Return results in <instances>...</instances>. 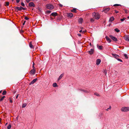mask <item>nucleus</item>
Here are the masks:
<instances>
[{
    "label": "nucleus",
    "mask_w": 129,
    "mask_h": 129,
    "mask_svg": "<svg viewBox=\"0 0 129 129\" xmlns=\"http://www.w3.org/2000/svg\"><path fill=\"white\" fill-rule=\"evenodd\" d=\"M115 13H118V11H116V10H115Z\"/></svg>",
    "instance_id": "nucleus-45"
},
{
    "label": "nucleus",
    "mask_w": 129,
    "mask_h": 129,
    "mask_svg": "<svg viewBox=\"0 0 129 129\" xmlns=\"http://www.w3.org/2000/svg\"><path fill=\"white\" fill-rule=\"evenodd\" d=\"M20 8L21 9V10H22V9H23V8L21 6H20Z\"/></svg>",
    "instance_id": "nucleus-51"
},
{
    "label": "nucleus",
    "mask_w": 129,
    "mask_h": 129,
    "mask_svg": "<svg viewBox=\"0 0 129 129\" xmlns=\"http://www.w3.org/2000/svg\"><path fill=\"white\" fill-rule=\"evenodd\" d=\"M94 19L93 18H91L90 19V21L91 22H93L94 21Z\"/></svg>",
    "instance_id": "nucleus-31"
},
{
    "label": "nucleus",
    "mask_w": 129,
    "mask_h": 129,
    "mask_svg": "<svg viewBox=\"0 0 129 129\" xmlns=\"http://www.w3.org/2000/svg\"><path fill=\"white\" fill-rule=\"evenodd\" d=\"M14 1V0H12V2H13Z\"/></svg>",
    "instance_id": "nucleus-58"
},
{
    "label": "nucleus",
    "mask_w": 129,
    "mask_h": 129,
    "mask_svg": "<svg viewBox=\"0 0 129 129\" xmlns=\"http://www.w3.org/2000/svg\"><path fill=\"white\" fill-rule=\"evenodd\" d=\"M9 3L8 2H5V5L6 6H7L9 5Z\"/></svg>",
    "instance_id": "nucleus-21"
},
{
    "label": "nucleus",
    "mask_w": 129,
    "mask_h": 129,
    "mask_svg": "<svg viewBox=\"0 0 129 129\" xmlns=\"http://www.w3.org/2000/svg\"><path fill=\"white\" fill-rule=\"evenodd\" d=\"M114 19V18L113 17H111L109 20V21H113Z\"/></svg>",
    "instance_id": "nucleus-20"
},
{
    "label": "nucleus",
    "mask_w": 129,
    "mask_h": 129,
    "mask_svg": "<svg viewBox=\"0 0 129 129\" xmlns=\"http://www.w3.org/2000/svg\"><path fill=\"white\" fill-rule=\"evenodd\" d=\"M97 47L98 48L100 49V50H101L102 49V47H103V46H99V45H98V44L97 45Z\"/></svg>",
    "instance_id": "nucleus-19"
},
{
    "label": "nucleus",
    "mask_w": 129,
    "mask_h": 129,
    "mask_svg": "<svg viewBox=\"0 0 129 129\" xmlns=\"http://www.w3.org/2000/svg\"><path fill=\"white\" fill-rule=\"evenodd\" d=\"M89 45L91 46V43H89Z\"/></svg>",
    "instance_id": "nucleus-57"
},
{
    "label": "nucleus",
    "mask_w": 129,
    "mask_h": 129,
    "mask_svg": "<svg viewBox=\"0 0 129 129\" xmlns=\"http://www.w3.org/2000/svg\"><path fill=\"white\" fill-rule=\"evenodd\" d=\"M113 6H121V5L120 4H115Z\"/></svg>",
    "instance_id": "nucleus-32"
},
{
    "label": "nucleus",
    "mask_w": 129,
    "mask_h": 129,
    "mask_svg": "<svg viewBox=\"0 0 129 129\" xmlns=\"http://www.w3.org/2000/svg\"><path fill=\"white\" fill-rule=\"evenodd\" d=\"M87 52L89 53V54L90 55H92L93 53L94 50L93 49H91L90 51H87Z\"/></svg>",
    "instance_id": "nucleus-9"
},
{
    "label": "nucleus",
    "mask_w": 129,
    "mask_h": 129,
    "mask_svg": "<svg viewBox=\"0 0 129 129\" xmlns=\"http://www.w3.org/2000/svg\"><path fill=\"white\" fill-rule=\"evenodd\" d=\"M53 86L54 87H55L57 86V85L56 83H54L53 84Z\"/></svg>",
    "instance_id": "nucleus-25"
},
{
    "label": "nucleus",
    "mask_w": 129,
    "mask_h": 129,
    "mask_svg": "<svg viewBox=\"0 0 129 129\" xmlns=\"http://www.w3.org/2000/svg\"><path fill=\"white\" fill-rule=\"evenodd\" d=\"M9 99L10 100V102L11 103H12L13 102L12 100L10 98H9Z\"/></svg>",
    "instance_id": "nucleus-40"
},
{
    "label": "nucleus",
    "mask_w": 129,
    "mask_h": 129,
    "mask_svg": "<svg viewBox=\"0 0 129 129\" xmlns=\"http://www.w3.org/2000/svg\"><path fill=\"white\" fill-rule=\"evenodd\" d=\"M15 9V10L16 12H18V11H21V9L19 7H16L15 6L13 7Z\"/></svg>",
    "instance_id": "nucleus-6"
},
{
    "label": "nucleus",
    "mask_w": 129,
    "mask_h": 129,
    "mask_svg": "<svg viewBox=\"0 0 129 129\" xmlns=\"http://www.w3.org/2000/svg\"><path fill=\"white\" fill-rule=\"evenodd\" d=\"M20 0H16V1L17 3H18L19 2Z\"/></svg>",
    "instance_id": "nucleus-42"
},
{
    "label": "nucleus",
    "mask_w": 129,
    "mask_h": 129,
    "mask_svg": "<svg viewBox=\"0 0 129 129\" xmlns=\"http://www.w3.org/2000/svg\"><path fill=\"white\" fill-rule=\"evenodd\" d=\"M86 31H82V33H84V32H85Z\"/></svg>",
    "instance_id": "nucleus-56"
},
{
    "label": "nucleus",
    "mask_w": 129,
    "mask_h": 129,
    "mask_svg": "<svg viewBox=\"0 0 129 129\" xmlns=\"http://www.w3.org/2000/svg\"><path fill=\"white\" fill-rule=\"evenodd\" d=\"M105 38H106L107 41V42L108 43H110L111 42V40L110 39V38L109 37H108L107 36H106L105 37Z\"/></svg>",
    "instance_id": "nucleus-12"
},
{
    "label": "nucleus",
    "mask_w": 129,
    "mask_h": 129,
    "mask_svg": "<svg viewBox=\"0 0 129 129\" xmlns=\"http://www.w3.org/2000/svg\"><path fill=\"white\" fill-rule=\"evenodd\" d=\"M127 17L129 19V16L128 17Z\"/></svg>",
    "instance_id": "nucleus-62"
},
{
    "label": "nucleus",
    "mask_w": 129,
    "mask_h": 129,
    "mask_svg": "<svg viewBox=\"0 0 129 129\" xmlns=\"http://www.w3.org/2000/svg\"><path fill=\"white\" fill-rule=\"evenodd\" d=\"M36 72V70L32 69L30 72V74H33L34 75L35 74Z\"/></svg>",
    "instance_id": "nucleus-8"
},
{
    "label": "nucleus",
    "mask_w": 129,
    "mask_h": 129,
    "mask_svg": "<svg viewBox=\"0 0 129 129\" xmlns=\"http://www.w3.org/2000/svg\"><path fill=\"white\" fill-rule=\"evenodd\" d=\"M34 64H34V63H33V65H34Z\"/></svg>",
    "instance_id": "nucleus-61"
},
{
    "label": "nucleus",
    "mask_w": 129,
    "mask_h": 129,
    "mask_svg": "<svg viewBox=\"0 0 129 129\" xmlns=\"http://www.w3.org/2000/svg\"><path fill=\"white\" fill-rule=\"evenodd\" d=\"M79 32L80 33H81L82 32V30H80L79 31Z\"/></svg>",
    "instance_id": "nucleus-54"
},
{
    "label": "nucleus",
    "mask_w": 129,
    "mask_h": 129,
    "mask_svg": "<svg viewBox=\"0 0 129 129\" xmlns=\"http://www.w3.org/2000/svg\"><path fill=\"white\" fill-rule=\"evenodd\" d=\"M82 91H84V92H86V91H85V90H82Z\"/></svg>",
    "instance_id": "nucleus-55"
},
{
    "label": "nucleus",
    "mask_w": 129,
    "mask_h": 129,
    "mask_svg": "<svg viewBox=\"0 0 129 129\" xmlns=\"http://www.w3.org/2000/svg\"><path fill=\"white\" fill-rule=\"evenodd\" d=\"M47 8L49 9H52L54 8L53 6L51 4H48L47 5Z\"/></svg>",
    "instance_id": "nucleus-3"
},
{
    "label": "nucleus",
    "mask_w": 129,
    "mask_h": 129,
    "mask_svg": "<svg viewBox=\"0 0 129 129\" xmlns=\"http://www.w3.org/2000/svg\"><path fill=\"white\" fill-rule=\"evenodd\" d=\"M67 15L68 17H72L73 16V14L72 13H67Z\"/></svg>",
    "instance_id": "nucleus-15"
},
{
    "label": "nucleus",
    "mask_w": 129,
    "mask_h": 129,
    "mask_svg": "<svg viewBox=\"0 0 129 129\" xmlns=\"http://www.w3.org/2000/svg\"><path fill=\"white\" fill-rule=\"evenodd\" d=\"M6 90H4L2 93L3 95H4L6 94Z\"/></svg>",
    "instance_id": "nucleus-30"
},
{
    "label": "nucleus",
    "mask_w": 129,
    "mask_h": 129,
    "mask_svg": "<svg viewBox=\"0 0 129 129\" xmlns=\"http://www.w3.org/2000/svg\"><path fill=\"white\" fill-rule=\"evenodd\" d=\"M29 6L30 7H34L35 6V5L34 3L31 2L29 4Z\"/></svg>",
    "instance_id": "nucleus-11"
},
{
    "label": "nucleus",
    "mask_w": 129,
    "mask_h": 129,
    "mask_svg": "<svg viewBox=\"0 0 129 129\" xmlns=\"http://www.w3.org/2000/svg\"><path fill=\"white\" fill-rule=\"evenodd\" d=\"M114 30L115 31H116L117 33H118L120 31V30L118 29V28H116L114 29Z\"/></svg>",
    "instance_id": "nucleus-24"
},
{
    "label": "nucleus",
    "mask_w": 129,
    "mask_h": 129,
    "mask_svg": "<svg viewBox=\"0 0 129 129\" xmlns=\"http://www.w3.org/2000/svg\"><path fill=\"white\" fill-rule=\"evenodd\" d=\"M101 60L99 59H98L96 61V64L97 65H99L101 62Z\"/></svg>",
    "instance_id": "nucleus-14"
},
{
    "label": "nucleus",
    "mask_w": 129,
    "mask_h": 129,
    "mask_svg": "<svg viewBox=\"0 0 129 129\" xmlns=\"http://www.w3.org/2000/svg\"><path fill=\"white\" fill-rule=\"evenodd\" d=\"M51 11L50 10L47 11L46 12V13L48 14H50L51 13Z\"/></svg>",
    "instance_id": "nucleus-34"
},
{
    "label": "nucleus",
    "mask_w": 129,
    "mask_h": 129,
    "mask_svg": "<svg viewBox=\"0 0 129 129\" xmlns=\"http://www.w3.org/2000/svg\"><path fill=\"white\" fill-rule=\"evenodd\" d=\"M7 123H7L6 124H5V125H7Z\"/></svg>",
    "instance_id": "nucleus-59"
},
{
    "label": "nucleus",
    "mask_w": 129,
    "mask_h": 129,
    "mask_svg": "<svg viewBox=\"0 0 129 129\" xmlns=\"http://www.w3.org/2000/svg\"><path fill=\"white\" fill-rule=\"evenodd\" d=\"M38 10H39V12H41V10L39 8H38Z\"/></svg>",
    "instance_id": "nucleus-44"
},
{
    "label": "nucleus",
    "mask_w": 129,
    "mask_h": 129,
    "mask_svg": "<svg viewBox=\"0 0 129 129\" xmlns=\"http://www.w3.org/2000/svg\"><path fill=\"white\" fill-rule=\"evenodd\" d=\"M125 40L126 41L129 42V35H125L124 37Z\"/></svg>",
    "instance_id": "nucleus-5"
},
{
    "label": "nucleus",
    "mask_w": 129,
    "mask_h": 129,
    "mask_svg": "<svg viewBox=\"0 0 129 129\" xmlns=\"http://www.w3.org/2000/svg\"><path fill=\"white\" fill-rule=\"evenodd\" d=\"M123 55H124V57H125L126 59H127L128 58V57L127 56V55L126 54H123Z\"/></svg>",
    "instance_id": "nucleus-28"
},
{
    "label": "nucleus",
    "mask_w": 129,
    "mask_h": 129,
    "mask_svg": "<svg viewBox=\"0 0 129 129\" xmlns=\"http://www.w3.org/2000/svg\"><path fill=\"white\" fill-rule=\"evenodd\" d=\"M5 97V96H3L2 98L0 99V101L1 102L4 99V98Z\"/></svg>",
    "instance_id": "nucleus-27"
},
{
    "label": "nucleus",
    "mask_w": 129,
    "mask_h": 129,
    "mask_svg": "<svg viewBox=\"0 0 129 129\" xmlns=\"http://www.w3.org/2000/svg\"><path fill=\"white\" fill-rule=\"evenodd\" d=\"M78 36L80 37L81 36V35L80 34H78Z\"/></svg>",
    "instance_id": "nucleus-47"
},
{
    "label": "nucleus",
    "mask_w": 129,
    "mask_h": 129,
    "mask_svg": "<svg viewBox=\"0 0 129 129\" xmlns=\"http://www.w3.org/2000/svg\"><path fill=\"white\" fill-rule=\"evenodd\" d=\"M125 19V18H124L123 19H120V21H121L122 22Z\"/></svg>",
    "instance_id": "nucleus-35"
},
{
    "label": "nucleus",
    "mask_w": 129,
    "mask_h": 129,
    "mask_svg": "<svg viewBox=\"0 0 129 129\" xmlns=\"http://www.w3.org/2000/svg\"><path fill=\"white\" fill-rule=\"evenodd\" d=\"M57 15V13L56 12H53L52 13L50 16H52L53 17H55Z\"/></svg>",
    "instance_id": "nucleus-13"
},
{
    "label": "nucleus",
    "mask_w": 129,
    "mask_h": 129,
    "mask_svg": "<svg viewBox=\"0 0 129 129\" xmlns=\"http://www.w3.org/2000/svg\"><path fill=\"white\" fill-rule=\"evenodd\" d=\"M38 79L37 78L34 79L30 82L29 84L30 85L31 84H33L34 83H35L36 82V81Z\"/></svg>",
    "instance_id": "nucleus-7"
},
{
    "label": "nucleus",
    "mask_w": 129,
    "mask_h": 129,
    "mask_svg": "<svg viewBox=\"0 0 129 129\" xmlns=\"http://www.w3.org/2000/svg\"><path fill=\"white\" fill-rule=\"evenodd\" d=\"M18 95H19L18 94H17V95H16V99H17L18 98Z\"/></svg>",
    "instance_id": "nucleus-50"
},
{
    "label": "nucleus",
    "mask_w": 129,
    "mask_h": 129,
    "mask_svg": "<svg viewBox=\"0 0 129 129\" xmlns=\"http://www.w3.org/2000/svg\"><path fill=\"white\" fill-rule=\"evenodd\" d=\"M94 95H96V96H100V95H99V94L98 93H94Z\"/></svg>",
    "instance_id": "nucleus-33"
},
{
    "label": "nucleus",
    "mask_w": 129,
    "mask_h": 129,
    "mask_svg": "<svg viewBox=\"0 0 129 129\" xmlns=\"http://www.w3.org/2000/svg\"><path fill=\"white\" fill-rule=\"evenodd\" d=\"M24 19L26 20H28L29 18H28L26 16L25 17V18Z\"/></svg>",
    "instance_id": "nucleus-41"
},
{
    "label": "nucleus",
    "mask_w": 129,
    "mask_h": 129,
    "mask_svg": "<svg viewBox=\"0 0 129 129\" xmlns=\"http://www.w3.org/2000/svg\"><path fill=\"white\" fill-rule=\"evenodd\" d=\"M111 106H110L109 107V108H107V109H106V110L107 111H108V110L109 109H111Z\"/></svg>",
    "instance_id": "nucleus-36"
},
{
    "label": "nucleus",
    "mask_w": 129,
    "mask_h": 129,
    "mask_svg": "<svg viewBox=\"0 0 129 129\" xmlns=\"http://www.w3.org/2000/svg\"><path fill=\"white\" fill-rule=\"evenodd\" d=\"M117 60H118V61H119L121 62H122V60L120 59H119V58H118L117 59Z\"/></svg>",
    "instance_id": "nucleus-39"
},
{
    "label": "nucleus",
    "mask_w": 129,
    "mask_h": 129,
    "mask_svg": "<svg viewBox=\"0 0 129 129\" xmlns=\"http://www.w3.org/2000/svg\"><path fill=\"white\" fill-rule=\"evenodd\" d=\"M26 0V2L28 3H29V1H31V0Z\"/></svg>",
    "instance_id": "nucleus-43"
},
{
    "label": "nucleus",
    "mask_w": 129,
    "mask_h": 129,
    "mask_svg": "<svg viewBox=\"0 0 129 129\" xmlns=\"http://www.w3.org/2000/svg\"><path fill=\"white\" fill-rule=\"evenodd\" d=\"M26 105H27L26 104V103L23 104H22V108H24L26 106Z\"/></svg>",
    "instance_id": "nucleus-26"
},
{
    "label": "nucleus",
    "mask_w": 129,
    "mask_h": 129,
    "mask_svg": "<svg viewBox=\"0 0 129 129\" xmlns=\"http://www.w3.org/2000/svg\"><path fill=\"white\" fill-rule=\"evenodd\" d=\"M59 6L61 7H62L63 6L61 4H60L59 5Z\"/></svg>",
    "instance_id": "nucleus-48"
},
{
    "label": "nucleus",
    "mask_w": 129,
    "mask_h": 129,
    "mask_svg": "<svg viewBox=\"0 0 129 129\" xmlns=\"http://www.w3.org/2000/svg\"><path fill=\"white\" fill-rule=\"evenodd\" d=\"M64 74H61L60 76H59V78L58 79V80H60L62 77H63V76Z\"/></svg>",
    "instance_id": "nucleus-18"
},
{
    "label": "nucleus",
    "mask_w": 129,
    "mask_h": 129,
    "mask_svg": "<svg viewBox=\"0 0 129 129\" xmlns=\"http://www.w3.org/2000/svg\"><path fill=\"white\" fill-rule=\"evenodd\" d=\"M25 22H26V21H24V22H23V25H24L25 24Z\"/></svg>",
    "instance_id": "nucleus-49"
},
{
    "label": "nucleus",
    "mask_w": 129,
    "mask_h": 129,
    "mask_svg": "<svg viewBox=\"0 0 129 129\" xmlns=\"http://www.w3.org/2000/svg\"><path fill=\"white\" fill-rule=\"evenodd\" d=\"M83 21V19L82 18H80L79 19V22H80L81 23Z\"/></svg>",
    "instance_id": "nucleus-23"
},
{
    "label": "nucleus",
    "mask_w": 129,
    "mask_h": 129,
    "mask_svg": "<svg viewBox=\"0 0 129 129\" xmlns=\"http://www.w3.org/2000/svg\"><path fill=\"white\" fill-rule=\"evenodd\" d=\"M20 8L21 9V10H22V9H23V8L21 6H20Z\"/></svg>",
    "instance_id": "nucleus-52"
},
{
    "label": "nucleus",
    "mask_w": 129,
    "mask_h": 129,
    "mask_svg": "<svg viewBox=\"0 0 129 129\" xmlns=\"http://www.w3.org/2000/svg\"><path fill=\"white\" fill-rule=\"evenodd\" d=\"M104 73L105 75H106L107 73V71L106 70H104Z\"/></svg>",
    "instance_id": "nucleus-37"
},
{
    "label": "nucleus",
    "mask_w": 129,
    "mask_h": 129,
    "mask_svg": "<svg viewBox=\"0 0 129 129\" xmlns=\"http://www.w3.org/2000/svg\"><path fill=\"white\" fill-rule=\"evenodd\" d=\"M26 8H23V10H26Z\"/></svg>",
    "instance_id": "nucleus-53"
},
{
    "label": "nucleus",
    "mask_w": 129,
    "mask_h": 129,
    "mask_svg": "<svg viewBox=\"0 0 129 129\" xmlns=\"http://www.w3.org/2000/svg\"><path fill=\"white\" fill-rule=\"evenodd\" d=\"M76 10L77 9L76 8H74L72 10H71V11L72 12H74L75 13H76L77 12Z\"/></svg>",
    "instance_id": "nucleus-17"
},
{
    "label": "nucleus",
    "mask_w": 129,
    "mask_h": 129,
    "mask_svg": "<svg viewBox=\"0 0 129 129\" xmlns=\"http://www.w3.org/2000/svg\"><path fill=\"white\" fill-rule=\"evenodd\" d=\"M110 38L113 41L116 42L118 40L115 37L113 36L110 35L109 36Z\"/></svg>",
    "instance_id": "nucleus-4"
},
{
    "label": "nucleus",
    "mask_w": 129,
    "mask_h": 129,
    "mask_svg": "<svg viewBox=\"0 0 129 129\" xmlns=\"http://www.w3.org/2000/svg\"><path fill=\"white\" fill-rule=\"evenodd\" d=\"M92 16L93 18L98 19L100 18V16L99 14L96 13L95 12L92 13Z\"/></svg>",
    "instance_id": "nucleus-1"
},
{
    "label": "nucleus",
    "mask_w": 129,
    "mask_h": 129,
    "mask_svg": "<svg viewBox=\"0 0 129 129\" xmlns=\"http://www.w3.org/2000/svg\"><path fill=\"white\" fill-rule=\"evenodd\" d=\"M121 110L122 111L127 112L129 111V108L127 107H123L121 108Z\"/></svg>",
    "instance_id": "nucleus-2"
},
{
    "label": "nucleus",
    "mask_w": 129,
    "mask_h": 129,
    "mask_svg": "<svg viewBox=\"0 0 129 129\" xmlns=\"http://www.w3.org/2000/svg\"><path fill=\"white\" fill-rule=\"evenodd\" d=\"M33 69L36 70V68L35 67H34V65H33Z\"/></svg>",
    "instance_id": "nucleus-46"
},
{
    "label": "nucleus",
    "mask_w": 129,
    "mask_h": 129,
    "mask_svg": "<svg viewBox=\"0 0 129 129\" xmlns=\"http://www.w3.org/2000/svg\"><path fill=\"white\" fill-rule=\"evenodd\" d=\"M29 47H30L31 48H34V46L31 43V42H30L29 44Z\"/></svg>",
    "instance_id": "nucleus-22"
},
{
    "label": "nucleus",
    "mask_w": 129,
    "mask_h": 129,
    "mask_svg": "<svg viewBox=\"0 0 129 129\" xmlns=\"http://www.w3.org/2000/svg\"><path fill=\"white\" fill-rule=\"evenodd\" d=\"M2 90L0 91V93H1L2 92Z\"/></svg>",
    "instance_id": "nucleus-60"
},
{
    "label": "nucleus",
    "mask_w": 129,
    "mask_h": 129,
    "mask_svg": "<svg viewBox=\"0 0 129 129\" xmlns=\"http://www.w3.org/2000/svg\"><path fill=\"white\" fill-rule=\"evenodd\" d=\"M112 55L113 57H114L115 58H116L117 59L119 57V55L115 54L112 53Z\"/></svg>",
    "instance_id": "nucleus-10"
},
{
    "label": "nucleus",
    "mask_w": 129,
    "mask_h": 129,
    "mask_svg": "<svg viewBox=\"0 0 129 129\" xmlns=\"http://www.w3.org/2000/svg\"><path fill=\"white\" fill-rule=\"evenodd\" d=\"M110 9V8H107L103 10V11L105 13H107V12Z\"/></svg>",
    "instance_id": "nucleus-16"
},
{
    "label": "nucleus",
    "mask_w": 129,
    "mask_h": 129,
    "mask_svg": "<svg viewBox=\"0 0 129 129\" xmlns=\"http://www.w3.org/2000/svg\"><path fill=\"white\" fill-rule=\"evenodd\" d=\"M21 5L23 7H24L25 6V5L23 3V2H22L21 3Z\"/></svg>",
    "instance_id": "nucleus-38"
},
{
    "label": "nucleus",
    "mask_w": 129,
    "mask_h": 129,
    "mask_svg": "<svg viewBox=\"0 0 129 129\" xmlns=\"http://www.w3.org/2000/svg\"><path fill=\"white\" fill-rule=\"evenodd\" d=\"M11 124H9L8 126L7 127L8 129H10L11 127Z\"/></svg>",
    "instance_id": "nucleus-29"
}]
</instances>
